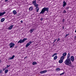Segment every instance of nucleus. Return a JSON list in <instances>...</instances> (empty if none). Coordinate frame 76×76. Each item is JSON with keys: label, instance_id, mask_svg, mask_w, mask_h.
I'll return each mask as SVG.
<instances>
[{"label": "nucleus", "instance_id": "obj_45", "mask_svg": "<svg viewBox=\"0 0 76 76\" xmlns=\"http://www.w3.org/2000/svg\"><path fill=\"white\" fill-rule=\"evenodd\" d=\"M75 32H76V29H75Z\"/></svg>", "mask_w": 76, "mask_h": 76}, {"label": "nucleus", "instance_id": "obj_48", "mask_svg": "<svg viewBox=\"0 0 76 76\" xmlns=\"http://www.w3.org/2000/svg\"><path fill=\"white\" fill-rule=\"evenodd\" d=\"M17 16H19V15H18Z\"/></svg>", "mask_w": 76, "mask_h": 76}, {"label": "nucleus", "instance_id": "obj_9", "mask_svg": "<svg viewBox=\"0 0 76 76\" xmlns=\"http://www.w3.org/2000/svg\"><path fill=\"white\" fill-rule=\"evenodd\" d=\"M47 72V71L46 70L41 71L40 72V73H41V74H43V73H46V72Z\"/></svg>", "mask_w": 76, "mask_h": 76}, {"label": "nucleus", "instance_id": "obj_19", "mask_svg": "<svg viewBox=\"0 0 76 76\" xmlns=\"http://www.w3.org/2000/svg\"><path fill=\"white\" fill-rule=\"evenodd\" d=\"M33 9V7H30L29 9V10H30L31 11V10L32 11Z\"/></svg>", "mask_w": 76, "mask_h": 76}, {"label": "nucleus", "instance_id": "obj_41", "mask_svg": "<svg viewBox=\"0 0 76 76\" xmlns=\"http://www.w3.org/2000/svg\"><path fill=\"white\" fill-rule=\"evenodd\" d=\"M26 58H27V56L25 57H24V59H26Z\"/></svg>", "mask_w": 76, "mask_h": 76}, {"label": "nucleus", "instance_id": "obj_8", "mask_svg": "<svg viewBox=\"0 0 76 76\" xmlns=\"http://www.w3.org/2000/svg\"><path fill=\"white\" fill-rule=\"evenodd\" d=\"M31 43H32V42H28L26 45V47H28V46H29V45H30L31 44Z\"/></svg>", "mask_w": 76, "mask_h": 76}, {"label": "nucleus", "instance_id": "obj_3", "mask_svg": "<svg viewBox=\"0 0 76 76\" xmlns=\"http://www.w3.org/2000/svg\"><path fill=\"white\" fill-rule=\"evenodd\" d=\"M27 39H28L27 38H25L23 39V40L21 39L18 42V44H19V43H20V44L23 43V42H25L26 40H27Z\"/></svg>", "mask_w": 76, "mask_h": 76}, {"label": "nucleus", "instance_id": "obj_17", "mask_svg": "<svg viewBox=\"0 0 76 76\" xmlns=\"http://www.w3.org/2000/svg\"><path fill=\"white\" fill-rule=\"evenodd\" d=\"M63 60H62V59H60V60L59 61V63H63Z\"/></svg>", "mask_w": 76, "mask_h": 76}, {"label": "nucleus", "instance_id": "obj_30", "mask_svg": "<svg viewBox=\"0 0 76 76\" xmlns=\"http://www.w3.org/2000/svg\"><path fill=\"white\" fill-rule=\"evenodd\" d=\"M63 13H66V11L65 10H64V11H63Z\"/></svg>", "mask_w": 76, "mask_h": 76}, {"label": "nucleus", "instance_id": "obj_22", "mask_svg": "<svg viewBox=\"0 0 76 76\" xmlns=\"http://www.w3.org/2000/svg\"><path fill=\"white\" fill-rule=\"evenodd\" d=\"M9 71V70L8 69H6L5 70V73H6H6H7V72H8V71Z\"/></svg>", "mask_w": 76, "mask_h": 76}, {"label": "nucleus", "instance_id": "obj_2", "mask_svg": "<svg viewBox=\"0 0 76 76\" xmlns=\"http://www.w3.org/2000/svg\"><path fill=\"white\" fill-rule=\"evenodd\" d=\"M48 10H49V8H46L45 7L42 9L40 13L39 14H43V13H44L45 11H46L47 12H48Z\"/></svg>", "mask_w": 76, "mask_h": 76}, {"label": "nucleus", "instance_id": "obj_34", "mask_svg": "<svg viewBox=\"0 0 76 76\" xmlns=\"http://www.w3.org/2000/svg\"><path fill=\"white\" fill-rule=\"evenodd\" d=\"M39 9L36 10V12H38V11H39Z\"/></svg>", "mask_w": 76, "mask_h": 76}, {"label": "nucleus", "instance_id": "obj_31", "mask_svg": "<svg viewBox=\"0 0 76 76\" xmlns=\"http://www.w3.org/2000/svg\"><path fill=\"white\" fill-rule=\"evenodd\" d=\"M60 41V38H58L57 40V42H58Z\"/></svg>", "mask_w": 76, "mask_h": 76}, {"label": "nucleus", "instance_id": "obj_37", "mask_svg": "<svg viewBox=\"0 0 76 76\" xmlns=\"http://www.w3.org/2000/svg\"><path fill=\"white\" fill-rule=\"evenodd\" d=\"M6 70V69L5 68H3V71H4V70Z\"/></svg>", "mask_w": 76, "mask_h": 76}, {"label": "nucleus", "instance_id": "obj_33", "mask_svg": "<svg viewBox=\"0 0 76 76\" xmlns=\"http://www.w3.org/2000/svg\"><path fill=\"white\" fill-rule=\"evenodd\" d=\"M64 20H65L64 19H63V20H62V22L64 23Z\"/></svg>", "mask_w": 76, "mask_h": 76}, {"label": "nucleus", "instance_id": "obj_14", "mask_svg": "<svg viewBox=\"0 0 76 76\" xmlns=\"http://www.w3.org/2000/svg\"><path fill=\"white\" fill-rule=\"evenodd\" d=\"M12 13H13V15H16V13H17V12H16V10H14L13 11Z\"/></svg>", "mask_w": 76, "mask_h": 76}, {"label": "nucleus", "instance_id": "obj_10", "mask_svg": "<svg viewBox=\"0 0 76 76\" xmlns=\"http://www.w3.org/2000/svg\"><path fill=\"white\" fill-rule=\"evenodd\" d=\"M34 31H35V28H31L29 32L30 33H32L34 32Z\"/></svg>", "mask_w": 76, "mask_h": 76}, {"label": "nucleus", "instance_id": "obj_46", "mask_svg": "<svg viewBox=\"0 0 76 76\" xmlns=\"http://www.w3.org/2000/svg\"><path fill=\"white\" fill-rule=\"evenodd\" d=\"M62 28H64V26H63V27H62Z\"/></svg>", "mask_w": 76, "mask_h": 76}, {"label": "nucleus", "instance_id": "obj_35", "mask_svg": "<svg viewBox=\"0 0 76 76\" xmlns=\"http://www.w3.org/2000/svg\"><path fill=\"white\" fill-rule=\"evenodd\" d=\"M69 9V7H67L66 8V10L67 9Z\"/></svg>", "mask_w": 76, "mask_h": 76}, {"label": "nucleus", "instance_id": "obj_38", "mask_svg": "<svg viewBox=\"0 0 76 76\" xmlns=\"http://www.w3.org/2000/svg\"><path fill=\"white\" fill-rule=\"evenodd\" d=\"M75 38H74L75 40H76V36L75 37Z\"/></svg>", "mask_w": 76, "mask_h": 76}, {"label": "nucleus", "instance_id": "obj_11", "mask_svg": "<svg viewBox=\"0 0 76 76\" xmlns=\"http://www.w3.org/2000/svg\"><path fill=\"white\" fill-rule=\"evenodd\" d=\"M63 7H64V6H66V4H67V3L65 2V1H64L63 2Z\"/></svg>", "mask_w": 76, "mask_h": 76}, {"label": "nucleus", "instance_id": "obj_27", "mask_svg": "<svg viewBox=\"0 0 76 76\" xmlns=\"http://www.w3.org/2000/svg\"><path fill=\"white\" fill-rule=\"evenodd\" d=\"M10 65H7V68H8V67H10Z\"/></svg>", "mask_w": 76, "mask_h": 76}, {"label": "nucleus", "instance_id": "obj_12", "mask_svg": "<svg viewBox=\"0 0 76 76\" xmlns=\"http://www.w3.org/2000/svg\"><path fill=\"white\" fill-rule=\"evenodd\" d=\"M13 25H11L8 28V30H11L12 29V28H13Z\"/></svg>", "mask_w": 76, "mask_h": 76}, {"label": "nucleus", "instance_id": "obj_26", "mask_svg": "<svg viewBox=\"0 0 76 76\" xmlns=\"http://www.w3.org/2000/svg\"><path fill=\"white\" fill-rule=\"evenodd\" d=\"M65 73V72H64L63 73L60 74V75L61 76V75H64Z\"/></svg>", "mask_w": 76, "mask_h": 76}, {"label": "nucleus", "instance_id": "obj_16", "mask_svg": "<svg viewBox=\"0 0 76 76\" xmlns=\"http://www.w3.org/2000/svg\"><path fill=\"white\" fill-rule=\"evenodd\" d=\"M62 55L63 56L65 57V56H66V55H67V53L65 52Z\"/></svg>", "mask_w": 76, "mask_h": 76}, {"label": "nucleus", "instance_id": "obj_13", "mask_svg": "<svg viewBox=\"0 0 76 76\" xmlns=\"http://www.w3.org/2000/svg\"><path fill=\"white\" fill-rule=\"evenodd\" d=\"M6 13V12H1L0 13V16H3Z\"/></svg>", "mask_w": 76, "mask_h": 76}, {"label": "nucleus", "instance_id": "obj_47", "mask_svg": "<svg viewBox=\"0 0 76 76\" xmlns=\"http://www.w3.org/2000/svg\"><path fill=\"white\" fill-rule=\"evenodd\" d=\"M6 67H5V69H6Z\"/></svg>", "mask_w": 76, "mask_h": 76}, {"label": "nucleus", "instance_id": "obj_6", "mask_svg": "<svg viewBox=\"0 0 76 76\" xmlns=\"http://www.w3.org/2000/svg\"><path fill=\"white\" fill-rule=\"evenodd\" d=\"M70 53H69L67 55L66 59L70 60Z\"/></svg>", "mask_w": 76, "mask_h": 76}, {"label": "nucleus", "instance_id": "obj_4", "mask_svg": "<svg viewBox=\"0 0 76 76\" xmlns=\"http://www.w3.org/2000/svg\"><path fill=\"white\" fill-rule=\"evenodd\" d=\"M32 3L33 4L34 6H35V7H37V6H38V4H37V2H36V0L33 1H32Z\"/></svg>", "mask_w": 76, "mask_h": 76}, {"label": "nucleus", "instance_id": "obj_28", "mask_svg": "<svg viewBox=\"0 0 76 76\" xmlns=\"http://www.w3.org/2000/svg\"><path fill=\"white\" fill-rule=\"evenodd\" d=\"M36 8V10L37 9H39V8H38V6H37V7H35Z\"/></svg>", "mask_w": 76, "mask_h": 76}, {"label": "nucleus", "instance_id": "obj_1", "mask_svg": "<svg viewBox=\"0 0 76 76\" xmlns=\"http://www.w3.org/2000/svg\"><path fill=\"white\" fill-rule=\"evenodd\" d=\"M64 63L66 65L69 66V67H72L73 66L70 59H66L64 62Z\"/></svg>", "mask_w": 76, "mask_h": 76}, {"label": "nucleus", "instance_id": "obj_23", "mask_svg": "<svg viewBox=\"0 0 76 76\" xmlns=\"http://www.w3.org/2000/svg\"><path fill=\"white\" fill-rule=\"evenodd\" d=\"M56 70L57 72H59L60 70V68H57L56 69Z\"/></svg>", "mask_w": 76, "mask_h": 76}, {"label": "nucleus", "instance_id": "obj_15", "mask_svg": "<svg viewBox=\"0 0 76 76\" xmlns=\"http://www.w3.org/2000/svg\"><path fill=\"white\" fill-rule=\"evenodd\" d=\"M15 57V56L13 55L12 57H10L9 58V59L10 60H12V59H13V58H14V57Z\"/></svg>", "mask_w": 76, "mask_h": 76}, {"label": "nucleus", "instance_id": "obj_18", "mask_svg": "<svg viewBox=\"0 0 76 76\" xmlns=\"http://www.w3.org/2000/svg\"><path fill=\"white\" fill-rule=\"evenodd\" d=\"M5 20V19H4V18H1V22H4V21Z\"/></svg>", "mask_w": 76, "mask_h": 76}, {"label": "nucleus", "instance_id": "obj_20", "mask_svg": "<svg viewBox=\"0 0 76 76\" xmlns=\"http://www.w3.org/2000/svg\"><path fill=\"white\" fill-rule=\"evenodd\" d=\"M60 59L61 60H64V56H62L61 58H60Z\"/></svg>", "mask_w": 76, "mask_h": 76}, {"label": "nucleus", "instance_id": "obj_32", "mask_svg": "<svg viewBox=\"0 0 76 76\" xmlns=\"http://www.w3.org/2000/svg\"><path fill=\"white\" fill-rule=\"evenodd\" d=\"M57 39H55V40L54 41L53 43H54V42H55L56 41H57Z\"/></svg>", "mask_w": 76, "mask_h": 76}, {"label": "nucleus", "instance_id": "obj_7", "mask_svg": "<svg viewBox=\"0 0 76 76\" xmlns=\"http://www.w3.org/2000/svg\"><path fill=\"white\" fill-rule=\"evenodd\" d=\"M70 59L72 61H74V60H75V58H74V56H72L70 57Z\"/></svg>", "mask_w": 76, "mask_h": 76}, {"label": "nucleus", "instance_id": "obj_43", "mask_svg": "<svg viewBox=\"0 0 76 76\" xmlns=\"http://www.w3.org/2000/svg\"><path fill=\"white\" fill-rule=\"evenodd\" d=\"M5 2H6L8 1V0H5Z\"/></svg>", "mask_w": 76, "mask_h": 76}, {"label": "nucleus", "instance_id": "obj_42", "mask_svg": "<svg viewBox=\"0 0 76 76\" xmlns=\"http://www.w3.org/2000/svg\"><path fill=\"white\" fill-rule=\"evenodd\" d=\"M54 56H55V55H54V54L53 55L52 57H54Z\"/></svg>", "mask_w": 76, "mask_h": 76}, {"label": "nucleus", "instance_id": "obj_24", "mask_svg": "<svg viewBox=\"0 0 76 76\" xmlns=\"http://www.w3.org/2000/svg\"><path fill=\"white\" fill-rule=\"evenodd\" d=\"M54 60H56L57 58V56H55L53 58Z\"/></svg>", "mask_w": 76, "mask_h": 76}, {"label": "nucleus", "instance_id": "obj_21", "mask_svg": "<svg viewBox=\"0 0 76 76\" xmlns=\"http://www.w3.org/2000/svg\"><path fill=\"white\" fill-rule=\"evenodd\" d=\"M33 65H35V64H37V63L36 62H33L32 63Z\"/></svg>", "mask_w": 76, "mask_h": 76}, {"label": "nucleus", "instance_id": "obj_29", "mask_svg": "<svg viewBox=\"0 0 76 76\" xmlns=\"http://www.w3.org/2000/svg\"><path fill=\"white\" fill-rule=\"evenodd\" d=\"M2 73H3V70H0V74H1Z\"/></svg>", "mask_w": 76, "mask_h": 76}, {"label": "nucleus", "instance_id": "obj_25", "mask_svg": "<svg viewBox=\"0 0 76 76\" xmlns=\"http://www.w3.org/2000/svg\"><path fill=\"white\" fill-rule=\"evenodd\" d=\"M69 33H68V34H66L65 36V38H66V37H67V36H69Z\"/></svg>", "mask_w": 76, "mask_h": 76}, {"label": "nucleus", "instance_id": "obj_44", "mask_svg": "<svg viewBox=\"0 0 76 76\" xmlns=\"http://www.w3.org/2000/svg\"><path fill=\"white\" fill-rule=\"evenodd\" d=\"M1 60H0V63H1Z\"/></svg>", "mask_w": 76, "mask_h": 76}, {"label": "nucleus", "instance_id": "obj_36", "mask_svg": "<svg viewBox=\"0 0 76 76\" xmlns=\"http://www.w3.org/2000/svg\"><path fill=\"white\" fill-rule=\"evenodd\" d=\"M43 20V18H42L40 19V20H41L42 21V20Z\"/></svg>", "mask_w": 76, "mask_h": 76}, {"label": "nucleus", "instance_id": "obj_39", "mask_svg": "<svg viewBox=\"0 0 76 76\" xmlns=\"http://www.w3.org/2000/svg\"><path fill=\"white\" fill-rule=\"evenodd\" d=\"M20 22H21V23H23V20H21Z\"/></svg>", "mask_w": 76, "mask_h": 76}, {"label": "nucleus", "instance_id": "obj_5", "mask_svg": "<svg viewBox=\"0 0 76 76\" xmlns=\"http://www.w3.org/2000/svg\"><path fill=\"white\" fill-rule=\"evenodd\" d=\"M9 46H10V48H12L15 46V43H11L10 44Z\"/></svg>", "mask_w": 76, "mask_h": 76}, {"label": "nucleus", "instance_id": "obj_40", "mask_svg": "<svg viewBox=\"0 0 76 76\" xmlns=\"http://www.w3.org/2000/svg\"><path fill=\"white\" fill-rule=\"evenodd\" d=\"M54 55H55V56H56V55H57V53H55L54 54Z\"/></svg>", "mask_w": 76, "mask_h": 76}]
</instances>
